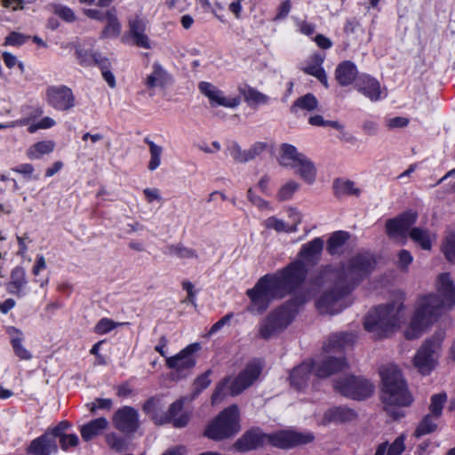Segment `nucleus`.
I'll list each match as a JSON object with an SVG mask.
<instances>
[{"instance_id": "6ab92c4d", "label": "nucleus", "mask_w": 455, "mask_h": 455, "mask_svg": "<svg viewBox=\"0 0 455 455\" xmlns=\"http://www.w3.org/2000/svg\"><path fill=\"white\" fill-rule=\"evenodd\" d=\"M355 88L371 101L381 99L382 91L379 82L368 75L363 74L357 77Z\"/></svg>"}, {"instance_id": "4468645a", "label": "nucleus", "mask_w": 455, "mask_h": 455, "mask_svg": "<svg viewBox=\"0 0 455 455\" xmlns=\"http://www.w3.org/2000/svg\"><path fill=\"white\" fill-rule=\"evenodd\" d=\"M128 31L126 36L131 43L142 49L150 50L152 44L147 34L148 20L136 15L128 20Z\"/></svg>"}, {"instance_id": "bb28decb", "label": "nucleus", "mask_w": 455, "mask_h": 455, "mask_svg": "<svg viewBox=\"0 0 455 455\" xmlns=\"http://www.w3.org/2000/svg\"><path fill=\"white\" fill-rule=\"evenodd\" d=\"M164 253L182 260H199L198 251L196 249L188 247L181 243L167 245L164 250Z\"/></svg>"}, {"instance_id": "2eb2a0df", "label": "nucleus", "mask_w": 455, "mask_h": 455, "mask_svg": "<svg viewBox=\"0 0 455 455\" xmlns=\"http://www.w3.org/2000/svg\"><path fill=\"white\" fill-rule=\"evenodd\" d=\"M418 215L415 212L409 211L396 218L390 219L386 222V230L391 238L405 239L411 227L415 224Z\"/></svg>"}, {"instance_id": "2f4dec72", "label": "nucleus", "mask_w": 455, "mask_h": 455, "mask_svg": "<svg viewBox=\"0 0 455 455\" xmlns=\"http://www.w3.org/2000/svg\"><path fill=\"white\" fill-rule=\"evenodd\" d=\"M295 172L307 184H313L316 178V168L315 164L304 156L294 168Z\"/></svg>"}, {"instance_id": "a18cd8bd", "label": "nucleus", "mask_w": 455, "mask_h": 455, "mask_svg": "<svg viewBox=\"0 0 455 455\" xmlns=\"http://www.w3.org/2000/svg\"><path fill=\"white\" fill-rule=\"evenodd\" d=\"M446 401V394L441 393L434 395L431 397V403L429 406L430 414L435 416V419H439L442 415L443 404Z\"/></svg>"}, {"instance_id": "6e6d98bb", "label": "nucleus", "mask_w": 455, "mask_h": 455, "mask_svg": "<svg viewBox=\"0 0 455 455\" xmlns=\"http://www.w3.org/2000/svg\"><path fill=\"white\" fill-rule=\"evenodd\" d=\"M100 69H101V72H102V76L105 79V81L108 83V84L111 87V88H115L116 87V78H115V76L108 69V61L107 59H103L102 61L99 64Z\"/></svg>"}, {"instance_id": "412c9836", "label": "nucleus", "mask_w": 455, "mask_h": 455, "mask_svg": "<svg viewBox=\"0 0 455 455\" xmlns=\"http://www.w3.org/2000/svg\"><path fill=\"white\" fill-rule=\"evenodd\" d=\"M304 156L293 145L283 143L280 146L277 161L283 167L295 168Z\"/></svg>"}, {"instance_id": "f03ea898", "label": "nucleus", "mask_w": 455, "mask_h": 455, "mask_svg": "<svg viewBox=\"0 0 455 455\" xmlns=\"http://www.w3.org/2000/svg\"><path fill=\"white\" fill-rule=\"evenodd\" d=\"M305 279L306 269L299 260L291 262L274 274L265 275L253 288L247 290L246 295L251 300L247 310L252 314H262L274 299L291 293Z\"/></svg>"}, {"instance_id": "338daca9", "label": "nucleus", "mask_w": 455, "mask_h": 455, "mask_svg": "<svg viewBox=\"0 0 455 455\" xmlns=\"http://www.w3.org/2000/svg\"><path fill=\"white\" fill-rule=\"evenodd\" d=\"M267 149V144L264 142H256L253 144L251 148L248 149V152L250 153V161L254 159L256 156L260 155L262 152H264Z\"/></svg>"}, {"instance_id": "4c0bfd02", "label": "nucleus", "mask_w": 455, "mask_h": 455, "mask_svg": "<svg viewBox=\"0 0 455 455\" xmlns=\"http://www.w3.org/2000/svg\"><path fill=\"white\" fill-rule=\"evenodd\" d=\"M10 334L12 336L11 342H12L13 350L15 352V355L22 360L30 359L31 354L21 344V341H22L21 332L15 328H12V330L10 331Z\"/></svg>"}, {"instance_id": "f8f14e48", "label": "nucleus", "mask_w": 455, "mask_h": 455, "mask_svg": "<svg viewBox=\"0 0 455 455\" xmlns=\"http://www.w3.org/2000/svg\"><path fill=\"white\" fill-rule=\"evenodd\" d=\"M439 345L432 340L425 341L413 358V364L419 373L428 375L437 363Z\"/></svg>"}, {"instance_id": "7ed1b4c3", "label": "nucleus", "mask_w": 455, "mask_h": 455, "mask_svg": "<svg viewBox=\"0 0 455 455\" xmlns=\"http://www.w3.org/2000/svg\"><path fill=\"white\" fill-rule=\"evenodd\" d=\"M455 307V284L449 273L437 276L436 293L419 299L410 325L404 331L407 339L419 338L424 331L445 312Z\"/></svg>"}, {"instance_id": "1a4fd4ad", "label": "nucleus", "mask_w": 455, "mask_h": 455, "mask_svg": "<svg viewBox=\"0 0 455 455\" xmlns=\"http://www.w3.org/2000/svg\"><path fill=\"white\" fill-rule=\"evenodd\" d=\"M238 417L239 410L236 405L226 408L209 424L204 435L214 441L233 436L240 430Z\"/></svg>"}, {"instance_id": "603ef678", "label": "nucleus", "mask_w": 455, "mask_h": 455, "mask_svg": "<svg viewBox=\"0 0 455 455\" xmlns=\"http://www.w3.org/2000/svg\"><path fill=\"white\" fill-rule=\"evenodd\" d=\"M338 193L343 195H355L360 193V189L355 188V183L351 180L341 181L337 185Z\"/></svg>"}, {"instance_id": "9d476101", "label": "nucleus", "mask_w": 455, "mask_h": 455, "mask_svg": "<svg viewBox=\"0 0 455 455\" xmlns=\"http://www.w3.org/2000/svg\"><path fill=\"white\" fill-rule=\"evenodd\" d=\"M200 349L198 343H193L174 356L166 359V365L172 370L171 378L179 380L186 377L196 365L194 354Z\"/></svg>"}, {"instance_id": "c03bdc74", "label": "nucleus", "mask_w": 455, "mask_h": 455, "mask_svg": "<svg viewBox=\"0 0 455 455\" xmlns=\"http://www.w3.org/2000/svg\"><path fill=\"white\" fill-rule=\"evenodd\" d=\"M265 227L269 229H274L276 232L293 233L295 232L294 226L287 225L283 220L277 219L274 216L267 218L265 220Z\"/></svg>"}, {"instance_id": "aec40b11", "label": "nucleus", "mask_w": 455, "mask_h": 455, "mask_svg": "<svg viewBox=\"0 0 455 455\" xmlns=\"http://www.w3.org/2000/svg\"><path fill=\"white\" fill-rule=\"evenodd\" d=\"M57 451V443L53 436L47 432L34 439L28 447V452L33 455H52Z\"/></svg>"}, {"instance_id": "13d9d810", "label": "nucleus", "mask_w": 455, "mask_h": 455, "mask_svg": "<svg viewBox=\"0 0 455 455\" xmlns=\"http://www.w3.org/2000/svg\"><path fill=\"white\" fill-rule=\"evenodd\" d=\"M59 440L60 447L64 451H67L70 447H76L79 443V439L75 434L62 435Z\"/></svg>"}, {"instance_id": "c85d7f7f", "label": "nucleus", "mask_w": 455, "mask_h": 455, "mask_svg": "<svg viewBox=\"0 0 455 455\" xmlns=\"http://www.w3.org/2000/svg\"><path fill=\"white\" fill-rule=\"evenodd\" d=\"M10 278L11 280L7 284L8 291L18 297L24 296L23 288L27 284L25 270L20 267L13 268Z\"/></svg>"}, {"instance_id": "c9c22d12", "label": "nucleus", "mask_w": 455, "mask_h": 455, "mask_svg": "<svg viewBox=\"0 0 455 455\" xmlns=\"http://www.w3.org/2000/svg\"><path fill=\"white\" fill-rule=\"evenodd\" d=\"M318 107L317 99L311 93L298 98L291 107V112L297 115L299 110L313 111Z\"/></svg>"}, {"instance_id": "20e7f679", "label": "nucleus", "mask_w": 455, "mask_h": 455, "mask_svg": "<svg viewBox=\"0 0 455 455\" xmlns=\"http://www.w3.org/2000/svg\"><path fill=\"white\" fill-rule=\"evenodd\" d=\"M379 373L382 379L381 401L384 411L393 419H400L405 416V408L411 405L413 397L397 366L382 367Z\"/></svg>"}, {"instance_id": "6e6552de", "label": "nucleus", "mask_w": 455, "mask_h": 455, "mask_svg": "<svg viewBox=\"0 0 455 455\" xmlns=\"http://www.w3.org/2000/svg\"><path fill=\"white\" fill-rule=\"evenodd\" d=\"M261 372V365L259 363L253 361L249 363L243 371L230 383L231 378H226L218 384L215 391L212 395V403L213 404L220 403L223 396L227 394V389L229 390L231 395H239L244 389L253 384L259 378Z\"/></svg>"}, {"instance_id": "864d4df0", "label": "nucleus", "mask_w": 455, "mask_h": 455, "mask_svg": "<svg viewBox=\"0 0 455 455\" xmlns=\"http://www.w3.org/2000/svg\"><path fill=\"white\" fill-rule=\"evenodd\" d=\"M211 373H212V371L208 370L204 373H203L202 375H200L199 377L196 378V379L195 380V383H194L195 393L196 395L199 394L202 390L205 389L211 384V379H210Z\"/></svg>"}, {"instance_id": "58836bf2", "label": "nucleus", "mask_w": 455, "mask_h": 455, "mask_svg": "<svg viewBox=\"0 0 455 455\" xmlns=\"http://www.w3.org/2000/svg\"><path fill=\"white\" fill-rule=\"evenodd\" d=\"M437 419H435V416L433 414H427L419 423L414 432V435L419 438L422 435L434 432L437 427Z\"/></svg>"}, {"instance_id": "dca6fc26", "label": "nucleus", "mask_w": 455, "mask_h": 455, "mask_svg": "<svg viewBox=\"0 0 455 455\" xmlns=\"http://www.w3.org/2000/svg\"><path fill=\"white\" fill-rule=\"evenodd\" d=\"M116 428L125 434H132L140 427L139 413L130 406H124L115 413L113 418Z\"/></svg>"}, {"instance_id": "393cba45", "label": "nucleus", "mask_w": 455, "mask_h": 455, "mask_svg": "<svg viewBox=\"0 0 455 455\" xmlns=\"http://www.w3.org/2000/svg\"><path fill=\"white\" fill-rule=\"evenodd\" d=\"M356 336L353 332H339L329 337L328 343L324 345L327 352L342 350L354 344Z\"/></svg>"}, {"instance_id": "e2e57ef3", "label": "nucleus", "mask_w": 455, "mask_h": 455, "mask_svg": "<svg viewBox=\"0 0 455 455\" xmlns=\"http://www.w3.org/2000/svg\"><path fill=\"white\" fill-rule=\"evenodd\" d=\"M399 267L403 269H406L408 266L412 262L413 258L409 251L401 250L398 252Z\"/></svg>"}, {"instance_id": "8fccbe9b", "label": "nucleus", "mask_w": 455, "mask_h": 455, "mask_svg": "<svg viewBox=\"0 0 455 455\" xmlns=\"http://www.w3.org/2000/svg\"><path fill=\"white\" fill-rule=\"evenodd\" d=\"M53 12L60 19L67 22H73L76 20V15L72 9L61 4H54L52 6Z\"/></svg>"}, {"instance_id": "4d7b16f0", "label": "nucleus", "mask_w": 455, "mask_h": 455, "mask_svg": "<svg viewBox=\"0 0 455 455\" xmlns=\"http://www.w3.org/2000/svg\"><path fill=\"white\" fill-rule=\"evenodd\" d=\"M404 450V437L400 435L388 447L387 455H400Z\"/></svg>"}, {"instance_id": "79ce46f5", "label": "nucleus", "mask_w": 455, "mask_h": 455, "mask_svg": "<svg viewBox=\"0 0 455 455\" xmlns=\"http://www.w3.org/2000/svg\"><path fill=\"white\" fill-rule=\"evenodd\" d=\"M442 251L449 262L455 264V233L454 232H451L445 236V238L442 243Z\"/></svg>"}, {"instance_id": "0eeeda50", "label": "nucleus", "mask_w": 455, "mask_h": 455, "mask_svg": "<svg viewBox=\"0 0 455 455\" xmlns=\"http://www.w3.org/2000/svg\"><path fill=\"white\" fill-rule=\"evenodd\" d=\"M304 302V299L295 298L268 314L259 327V336L268 339L283 331L292 322L298 307Z\"/></svg>"}, {"instance_id": "4be33fe9", "label": "nucleus", "mask_w": 455, "mask_h": 455, "mask_svg": "<svg viewBox=\"0 0 455 455\" xmlns=\"http://www.w3.org/2000/svg\"><path fill=\"white\" fill-rule=\"evenodd\" d=\"M356 66L349 60L339 63L335 69V78L341 86H347L357 79Z\"/></svg>"}, {"instance_id": "f704fd0d", "label": "nucleus", "mask_w": 455, "mask_h": 455, "mask_svg": "<svg viewBox=\"0 0 455 455\" xmlns=\"http://www.w3.org/2000/svg\"><path fill=\"white\" fill-rule=\"evenodd\" d=\"M411 239L419 244L421 249L429 251L432 247V235L426 228H413L409 232Z\"/></svg>"}, {"instance_id": "7c9ffc66", "label": "nucleus", "mask_w": 455, "mask_h": 455, "mask_svg": "<svg viewBox=\"0 0 455 455\" xmlns=\"http://www.w3.org/2000/svg\"><path fill=\"white\" fill-rule=\"evenodd\" d=\"M108 422L105 418H98L84 425L81 429V436L88 442L101 434L108 427Z\"/></svg>"}, {"instance_id": "b1692460", "label": "nucleus", "mask_w": 455, "mask_h": 455, "mask_svg": "<svg viewBox=\"0 0 455 455\" xmlns=\"http://www.w3.org/2000/svg\"><path fill=\"white\" fill-rule=\"evenodd\" d=\"M170 80L167 71L158 63L152 65V71L145 78V84L148 89L164 87Z\"/></svg>"}, {"instance_id": "cd10ccee", "label": "nucleus", "mask_w": 455, "mask_h": 455, "mask_svg": "<svg viewBox=\"0 0 455 455\" xmlns=\"http://www.w3.org/2000/svg\"><path fill=\"white\" fill-rule=\"evenodd\" d=\"M346 367L347 362L344 358L328 357L315 368V374L319 378H326Z\"/></svg>"}, {"instance_id": "a211bd4d", "label": "nucleus", "mask_w": 455, "mask_h": 455, "mask_svg": "<svg viewBox=\"0 0 455 455\" xmlns=\"http://www.w3.org/2000/svg\"><path fill=\"white\" fill-rule=\"evenodd\" d=\"M323 248V240L320 237H316L302 245L299 252V259L297 260L301 261L306 269V274L307 273L306 263L315 265L320 259Z\"/></svg>"}, {"instance_id": "a19ab883", "label": "nucleus", "mask_w": 455, "mask_h": 455, "mask_svg": "<svg viewBox=\"0 0 455 455\" xmlns=\"http://www.w3.org/2000/svg\"><path fill=\"white\" fill-rule=\"evenodd\" d=\"M299 184L292 180L283 184L276 193V199L279 202L288 201L299 189Z\"/></svg>"}, {"instance_id": "69168bd1", "label": "nucleus", "mask_w": 455, "mask_h": 455, "mask_svg": "<svg viewBox=\"0 0 455 455\" xmlns=\"http://www.w3.org/2000/svg\"><path fill=\"white\" fill-rule=\"evenodd\" d=\"M233 317V314L229 313L226 315H224L221 319H220L218 322H216L210 329L209 334L212 335L216 333L218 331H220L224 325L228 324L231 318Z\"/></svg>"}, {"instance_id": "5fc2aeb1", "label": "nucleus", "mask_w": 455, "mask_h": 455, "mask_svg": "<svg viewBox=\"0 0 455 455\" xmlns=\"http://www.w3.org/2000/svg\"><path fill=\"white\" fill-rule=\"evenodd\" d=\"M106 440L111 449L117 451H123L125 450V441L122 437H119L115 434H109L107 435Z\"/></svg>"}, {"instance_id": "774afa93", "label": "nucleus", "mask_w": 455, "mask_h": 455, "mask_svg": "<svg viewBox=\"0 0 455 455\" xmlns=\"http://www.w3.org/2000/svg\"><path fill=\"white\" fill-rule=\"evenodd\" d=\"M143 194L148 201V203H152L154 201H162V197L160 195V191L158 188H145L143 190Z\"/></svg>"}, {"instance_id": "052dcab7", "label": "nucleus", "mask_w": 455, "mask_h": 455, "mask_svg": "<svg viewBox=\"0 0 455 455\" xmlns=\"http://www.w3.org/2000/svg\"><path fill=\"white\" fill-rule=\"evenodd\" d=\"M112 407L111 399L97 398L95 403L91 404L90 411L94 413L97 409L110 410Z\"/></svg>"}, {"instance_id": "bf43d9fd", "label": "nucleus", "mask_w": 455, "mask_h": 455, "mask_svg": "<svg viewBox=\"0 0 455 455\" xmlns=\"http://www.w3.org/2000/svg\"><path fill=\"white\" fill-rule=\"evenodd\" d=\"M70 427V424L68 421H60L56 427L49 428L46 432L50 433L56 441L57 438H60L62 435H66L64 432Z\"/></svg>"}, {"instance_id": "f257e3e1", "label": "nucleus", "mask_w": 455, "mask_h": 455, "mask_svg": "<svg viewBox=\"0 0 455 455\" xmlns=\"http://www.w3.org/2000/svg\"><path fill=\"white\" fill-rule=\"evenodd\" d=\"M376 260L371 253H361L351 258L339 269L327 267L322 274L323 279L333 280V289L324 292L316 306L323 314L334 315L342 310V299L351 292L360 282L375 268Z\"/></svg>"}, {"instance_id": "37998d69", "label": "nucleus", "mask_w": 455, "mask_h": 455, "mask_svg": "<svg viewBox=\"0 0 455 455\" xmlns=\"http://www.w3.org/2000/svg\"><path fill=\"white\" fill-rule=\"evenodd\" d=\"M76 53L80 64L84 66L99 65L103 60L99 54L84 49H76Z\"/></svg>"}, {"instance_id": "49530a36", "label": "nucleus", "mask_w": 455, "mask_h": 455, "mask_svg": "<svg viewBox=\"0 0 455 455\" xmlns=\"http://www.w3.org/2000/svg\"><path fill=\"white\" fill-rule=\"evenodd\" d=\"M228 151L233 159L237 163H246L250 161V153L248 150H243L237 142H232L228 146Z\"/></svg>"}, {"instance_id": "5701e85b", "label": "nucleus", "mask_w": 455, "mask_h": 455, "mask_svg": "<svg viewBox=\"0 0 455 455\" xmlns=\"http://www.w3.org/2000/svg\"><path fill=\"white\" fill-rule=\"evenodd\" d=\"M324 57L320 53H314L310 57L307 65L302 68L303 72L318 79L325 88L329 87L328 79L324 69L322 67Z\"/></svg>"}, {"instance_id": "72a5a7b5", "label": "nucleus", "mask_w": 455, "mask_h": 455, "mask_svg": "<svg viewBox=\"0 0 455 455\" xmlns=\"http://www.w3.org/2000/svg\"><path fill=\"white\" fill-rule=\"evenodd\" d=\"M55 143L52 140H43L33 144L27 150V156L31 160L40 159L43 156L54 150Z\"/></svg>"}, {"instance_id": "f3484780", "label": "nucleus", "mask_w": 455, "mask_h": 455, "mask_svg": "<svg viewBox=\"0 0 455 455\" xmlns=\"http://www.w3.org/2000/svg\"><path fill=\"white\" fill-rule=\"evenodd\" d=\"M198 88L202 94L209 99L211 104L234 108L240 104L238 98H227L222 91L208 82H201Z\"/></svg>"}, {"instance_id": "473e14b6", "label": "nucleus", "mask_w": 455, "mask_h": 455, "mask_svg": "<svg viewBox=\"0 0 455 455\" xmlns=\"http://www.w3.org/2000/svg\"><path fill=\"white\" fill-rule=\"evenodd\" d=\"M245 102L253 108H256L259 105H265L268 102V96L259 92L258 90L246 86L243 89H240Z\"/></svg>"}, {"instance_id": "09e8293b", "label": "nucleus", "mask_w": 455, "mask_h": 455, "mask_svg": "<svg viewBox=\"0 0 455 455\" xmlns=\"http://www.w3.org/2000/svg\"><path fill=\"white\" fill-rule=\"evenodd\" d=\"M127 324V323H116L108 318H102L95 326V332L98 334H105L114 330L118 325Z\"/></svg>"}, {"instance_id": "de8ad7c7", "label": "nucleus", "mask_w": 455, "mask_h": 455, "mask_svg": "<svg viewBox=\"0 0 455 455\" xmlns=\"http://www.w3.org/2000/svg\"><path fill=\"white\" fill-rule=\"evenodd\" d=\"M29 36L12 31L4 39V46H20L24 44L28 39Z\"/></svg>"}, {"instance_id": "39448f33", "label": "nucleus", "mask_w": 455, "mask_h": 455, "mask_svg": "<svg viewBox=\"0 0 455 455\" xmlns=\"http://www.w3.org/2000/svg\"><path fill=\"white\" fill-rule=\"evenodd\" d=\"M315 439L311 433H300L293 430H281L267 435L259 429H252L243 435L234 444L240 451L256 450L267 444L280 449H289L313 442Z\"/></svg>"}, {"instance_id": "ea45409f", "label": "nucleus", "mask_w": 455, "mask_h": 455, "mask_svg": "<svg viewBox=\"0 0 455 455\" xmlns=\"http://www.w3.org/2000/svg\"><path fill=\"white\" fill-rule=\"evenodd\" d=\"M145 142L149 147L150 159L148 164V169L151 172L156 170L161 165V156L163 154V148L148 139H145Z\"/></svg>"}, {"instance_id": "423d86ee", "label": "nucleus", "mask_w": 455, "mask_h": 455, "mask_svg": "<svg viewBox=\"0 0 455 455\" xmlns=\"http://www.w3.org/2000/svg\"><path fill=\"white\" fill-rule=\"evenodd\" d=\"M404 320V306L400 299L380 305L369 311L363 322L364 328L375 339L387 338Z\"/></svg>"}, {"instance_id": "e433bc0d", "label": "nucleus", "mask_w": 455, "mask_h": 455, "mask_svg": "<svg viewBox=\"0 0 455 455\" xmlns=\"http://www.w3.org/2000/svg\"><path fill=\"white\" fill-rule=\"evenodd\" d=\"M349 234L345 231L334 232L328 240L326 250L331 254H339L345 243L348 240Z\"/></svg>"}, {"instance_id": "3c124183", "label": "nucleus", "mask_w": 455, "mask_h": 455, "mask_svg": "<svg viewBox=\"0 0 455 455\" xmlns=\"http://www.w3.org/2000/svg\"><path fill=\"white\" fill-rule=\"evenodd\" d=\"M248 201L259 210H266L269 208V203L256 194L252 188L247 190Z\"/></svg>"}, {"instance_id": "0e129e2a", "label": "nucleus", "mask_w": 455, "mask_h": 455, "mask_svg": "<svg viewBox=\"0 0 455 455\" xmlns=\"http://www.w3.org/2000/svg\"><path fill=\"white\" fill-rule=\"evenodd\" d=\"M183 408V401L181 399L172 403L168 410V419L172 421L177 416L180 415Z\"/></svg>"}, {"instance_id": "a878e982", "label": "nucleus", "mask_w": 455, "mask_h": 455, "mask_svg": "<svg viewBox=\"0 0 455 455\" xmlns=\"http://www.w3.org/2000/svg\"><path fill=\"white\" fill-rule=\"evenodd\" d=\"M312 369V362H304L294 368L290 375L291 385L296 389L302 388L307 383Z\"/></svg>"}, {"instance_id": "680f3d73", "label": "nucleus", "mask_w": 455, "mask_h": 455, "mask_svg": "<svg viewBox=\"0 0 455 455\" xmlns=\"http://www.w3.org/2000/svg\"><path fill=\"white\" fill-rule=\"evenodd\" d=\"M408 124L409 119L403 116L392 117L387 121V126L389 129L403 128L407 126Z\"/></svg>"}, {"instance_id": "ddd939ff", "label": "nucleus", "mask_w": 455, "mask_h": 455, "mask_svg": "<svg viewBox=\"0 0 455 455\" xmlns=\"http://www.w3.org/2000/svg\"><path fill=\"white\" fill-rule=\"evenodd\" d=\"M46 100L54 109L68 111L76 106V98L66 85L51 86L46 91Z\"/></svg>"}, {"instance_id": "c756f323", "label": "nucleus", "mask_w": 455, "mask_h": 455, "mask_svg": "<svg viewBox=\"0 0 455 455\" xmlns=\"http://www.w3.org/2000/svg\"><path fill=\"white\" fill-rule=\"evenodd\" d=\"M107 25L100 34V38H115L121 34V23L117 19L116 9L110 8L106 12Z\"/></svg>"}, {"instance_id": "9b49d317", "label": "nucleus", "mask_w": 455, "mask_h": 455, "mask_svg": "<svg viewBox=\"0 0 455 455\" xmlns=\"http://www.w3.org/2000/svg\"><path fill=\"white\" fill-rule=\"evenodd\" d=\"M334 388L341 395L355 400L365 399L374 391V387L369 380L354 376L335 380Z\"/></svg>"}]
</instances>
